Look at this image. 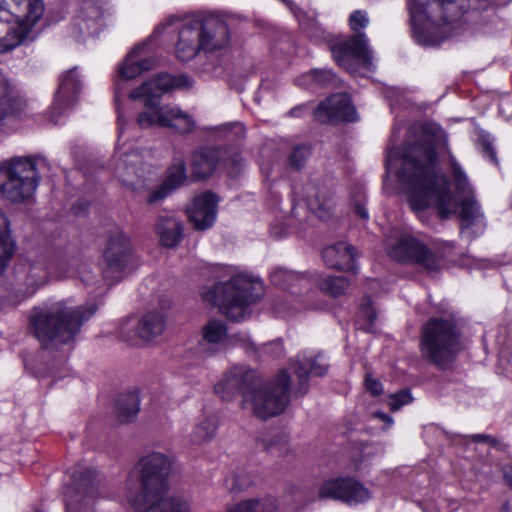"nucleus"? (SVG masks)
<instances>
[{
    "label": "nucleus",
    "instance_id": "603ef678",
    "mask_svg": "<svg viewBox=\"0 0 512 512\" xmlns=\"http://www.w3.org/2000/svg\"><path fill=\"white\" fill-rule=\"evenodd\" d=\"M355 213L360 216L362 219L368 218V211L365 206L361 203H357L354 206Z\"/></svg>",
    "mask_w": 512,
    "mask_h": 512
},
{
    "label": "nucleus",
    "instance_id": "4468645a",
    "mask_svg": "<svg viewBox=\"0 0 512 512\" xmlns=\"http://www.w3.org/2000/svg\"><path fill=\"white\" fill-rule=\"evenodd\" d=\"M388 254L395 261L417 264L427 271H437L440 268V258L409 234H401L389 243Z\"/></svg>",
    "mask_w": 512,
    "mask_h": 512
},
{
    "label": "nucleus",
    "instance_id": "c9c22d12",
    "mask_svg": "<svg viewBox=\"0 0 512 512\" xmlns=\"http://www.w3.org/2000/svg\"><path fill=\"white\" fill-rule=\"evenodd\" d=\"M218 427L217 418L215 415H203L195 424L191 434L190 441L194 445H201L211 441Z\"/></svg>",
    "mask_w": 512,
    "mask_h": 512
},
{
    "label": "nucleus",
    "instance_id": "473e14b6",
    "mask_svg": "<svg viewBox=\"0 0 512 512\" xmlns=\"http://www.w3.org/2000/svg\"><path fill=\"white\" fill-rule=\"evenodd\" d=\"M24 102L18 97L10 79L0 71V122L10 115H18Z\"/></svg>",
    "mask_w": 512,
    "mask_h": 512
},
{
    "label": "nucleus",
    "instance_id": "dca6fc26",
    "mask_svg": "<svg viewBox=\"0 0 512 512\" xmlns=\"http://www.w3.org/2000/svg\"><path fill=\"white\" fill-rule=\"evenodd\" d=\"M192 80L187 75L172 76L160 74L140 87L132 90L129 98L132 100H143L145 110H152L159 107V98L172 89H186L192 86Z\"/></svg>",
    "mask_w": 512,
    "mask_h": 512
},
{
    "label": "nucleus",
    "instance_id": "5fc2aeb1",
    "mask_svg": "<svg viewBox=\"0 0 512 512\" xmlns=\"http://www.w3.org/2000/svg\"><path fill=\"white\" fill-rule=\"evenodd\" d=\"M484 150L485 152L489 155L490 159L493 161V162H497V159H496V155H495V152H494V149L493 147L491 146V144L489 143H485L484 144Z\"/></svg>",
    "mask_w": 512,
    "mask_h": 512
},
{
    "label": "nucleus",
    "instance_id": "423d86ee",
    "mask_svg": "<svg viewBox=\"0 0 512 512\" xmlns=\"http://www.w3.org/2000/svg\"><path fill=\"white\" fill-rule=\"evenodd\" d=\"M462 328L452 314L430 318L423 324L419 349L422 358L441 370L451 368L461 350Z\"/></svg>",
    "mask_w": 512,
    "mask_h": 512
},
{
    "label": "nucleus",
    "instance_id": "4d7b16f0",
    "mask_svg": "<svg viewBox=\"0 0 512 512\" xmlns=\"http://www.w3.org/2000/svg\"><path fill=\"white\" fill-rule=\"evenodd\" d=\"M117 173H118V176L122 179L123 183L126 186H134L135 182L132 178L126 177V175H124L120 172V169H118Z\"/></svg>",
    "mask_w": 512,
    "mask_h": 512
},
{
    "label": "nucleus",
    "instance_id": "e433bc0d",
    "mask_svg": "<svg viewBox=\"0 0 512 512\" xmlns=\"http://www.w3.org/2000/svg\"><path fill=\"white\" fill-rule=\"evenodd\" d=\"M311 288L318 287L325 293L337 297L343 295L350 286V281L344 276H327L326 278L320 275H311Z\"/></svg>",
    "mask_w": 512,
    "mask_h": 512
},
{
    "label": "nucleus",
    "instance_id": "79ce46f5",
    "mask_svg": "<svg viewBox=\"0 0 512 512\" xmlns=\"http://www.w3.org/2000/svg\"><path fill=\"white\" fill-rule=\"evenodd\" d=\"M301 80L314 86L335 85L338 81L336 75L327 69H313L303 75Z\"/></svg>",
    "mask_w": 512,
    "mask_h": 512
},
{
    "label": "nucleus",
    "instance_id": "1a4fd4ad",
    "mask_svg": "<svg viewBox=\"0 0 512 512\" xmlns=\"http://www.w3.org/2000/svg\"><path fill=\"white\" fill-rule=\"evenodd\" d=\"M49 165L43 157H15L0 164V193L14 203L30 198Z\"/></svg>",
    "mask_w": 512,
    "mask_h": 512
},
{
    "label": "nucleus",
    "instance_id": "3c124183",
    "mask_svg": "<svg viewBox=\"0 0 512 512\" xmlns=\"http://www.w3.org/2000/svg\"><path fill=\"white\" fill-rule=\"evenodd\" d=\"M266 352L272 353L275 357H280L283 354V346L281 341H274L269 345H265Z\"/></svg>",
    "mask_w": 512,
    "mask_h": 512
},
{
    "label": "nucleus",
    "instance_id": "5701e85b",
    "mask_svg": "<svg viewBox=\"0 0 512 512\" xmlns=\"http://www.w3.org/2000/svg\"><path fill=\"white\" fill-rule=\"evenodd\" d=\"M104 25L103 10L93 0L82 2L73 19L72 33L77 39L97 35Z\"/></svg>",
    "mask_w": 512,
    "mask_h": 512
},
{
    "label": "nucleus",
    "instance_id": "6e6552de",
    "mask_svg": "<svg viewBox=\"0 0 512 512\" xmlns=\"http://www.w3.org/2000/svg\"><path fill=\"white\" fill-rule=\"evenodd\" d=\"M43 12L42 0H0V54L24 43Z\"/></svg>",
    "mask_w": 512,
    "mask_h": 512
},
{
    "label": "nucleus",
    "instance_id": "7c9ffc66",
    "mask_svg": "<svg viewBox=\"0 0 512 512\" xmlns=\"http://www.w3.org/2000/svg\"><path fill=\"white\" fill-rule=\"evenodd\" d=\"M322 258L326 265L333 269L351 271L355 268V248L345 242L326 247L322 252Z\"/></svg>",
    "mask_w": 512,
    "mask_h": 512
},
{
    "label": "nucleus",
    "instance_id": "de8ad7c7",
    "mask_svg": "<svg viewBox=\"0 0 512 512\" xmlns=\"http://www.w3.org/2000/svg\"><path fill=\"white\" fill-rule=\"evenodd\" d=\"M230 337L234 338L231 341V348L234 346H242L247 350L256 351L254 343L251 341L250 336L247 333L239 332L235 334H230Z\"/></svg>",
    "mask_w": 512,
    "mask_h": 512
},
{
    "label": "nucleus",
    "instance_id": "8fccbe9b",
    "mask_svg": "<svg viewBox=\"0 0 512 512\" xmlns=\"http://www.w3.org/2000/svg\"><path fill=\"white\" fill-rule=\"evenodd\" d=\"M471 438L474 442H487L497 449H503L504 447V445L499 440L486 434H474L471 436Z\"/></svg>",
    "mask_w": 512,
    "mask_h": 512
},
{
    "label": "nucleus",
    "instance_id": "393cba45",
    "mask_svg": "<svg viewBox=\"0 0 512 512\" xmlns=\"http://www.w3.org/2000/svg\"><path fill=\"white\" fill-rule=\"evenodd\" d=\"M81 88V81L77 69L73 68L60 77L59 87L55 94V100L50 112L51 120L57 124L59 115L64 108L73 105Z\"/></svg>",
    "mask_w": 512,
    "mask_h": 512
},
{
    "label": "nucleus",
    "instance_id": "7ed1b4c3",
    "mask_svg": "<svg viewBox=\"0 0 512 512\" xmlns=\"http://www.w3.org/2000/svg\"><path fill=\"white\" fill-rule=\"evenodd\" d=\"M230 43V31L227 20L213 13H197L183 20L178 33L175 54L181 61L194 58L199 51H205L209 63L204 70L219 74L218 66L214 64L216 51L225 50Z\"/></svg>",
    "mask_w": 512,
    "mask_h": 512
},
{
    "label": "nucleus",
    "instance_id": "ea45409f",
    "mask_svg": "<svg viewBox=\"0 0 512 512\" xmlns=\"http://www.w3.org/2000/svg\"><path fill=\"white\" fill-rule=\"evenodd\" d=\"M276 509L277 504L275 498L267 496L262 499L243 501L228 509L227 512H275Z\"/></svg>",
    "mask_w": 512,
    "mask_h": 512
},
{
    "label": "nucleus",
    "instance_id": "f704fd0d",
    "mask_svg": "<svg viewBox=\"0 0 512 512\" xmlns=\"http://www.w3.org/2000/svg\"><path fill=\"white\" fill-rule=\"evenodd\" d=\"M256 443L262 450L279 456H286L290 451L289 437L281 431L265 432L257 437Z\"/></svg>",
    "mask_w": 512,
    "mask_h": 512
},
{
    "label": "nucleus",
    "instance_id": "a878e982",
    "mask_svg": "<svg viewBox=\"0 0 512 512\" xmlns=\"http://www.w3.org/2000/svg\"><path fill=\"white\" fill-rule=\"evenodd\" d=\"M304 193L309 210L322 220L329 218L336 206V196L333 188L326 184L308 183L304 188Z\"/></svg>",
    "mask_w": 512,
    "mask_h": 512
},
{
    "label": "nucleus",
    "instance_id": "bb28decb",
    "mask_svg": "<svg viewBox=\"0 0 512 512\" xmlns=\"http://www.w3.org/2000/svg\"><path fill=\"white\" fill-rule=\"evenodd\" d=\"M218 199L212 192H204L196 196L192 205L187 208V215L194 228L206 230L215 222Z\"/></svg>",
    "mask_w": 512,
    "mask_h": 512
},
{
    "label": "nucleus",
    "instance_id": "680f3d73",
    "mask_svg": "<svg viewBox=\"0 0 512 512\" xmlns=\"http://www.w3.org/2000/svg\"><path fill=\"white\" fill-rule=\"evenodd\" d=\"M375 415L380 418L381 420L391 424L393 422L392 418L390 416H388L387 414L385 413H382V412H377L375 413Z\"/></svg>",
    "mask_w": 512,
    "mask_h": 512
},
{
    "label": "nucleus",
    "instance_id": "20e7f679",
    "mask_svg": "<svg viewBox=\"0 0 512 512\" xmlns=\"http://www.w3.org/2000/svg\"><path fill=\"white\" fill-rule=\"evenodd\" d=\"M95 304L82 306L70 305L68 301H59L33 310L30 325L35 337L48 346L50 344H69L79 334L82 325L95 313Z\"/></svg>",
    "mask_w": 512,
    "mask_h": 512
},
{
    "label": "nucleus",
    "instance_id": "e2e57ef3",
    "mask_svg": "<svg viewBox=\"0 0 512 512\" xmlns=\"http://www.w3.org/2000/svg\"><path fill=\"white\" fill-rule=\"evenodd\" d=\"M296 111H297V109H292V110H291V113H292V114H295V113H296Z\"/></svg>",
    "mask_w": 512,
    "mask_h": 512
},
{
    "label": "nucleus",
    "instance_id": "a18cd8bd",
    "mask_svg": "<svg viewBox=\"0 0 512 512\" xmlns=\"http://www.w3.org/2000/svg\"><path fill=\"white\" fill-rule=\"evenodd\" d=\"M412 401V396L409 390H401L393 394L390 398L389 407L391 410L396 411L403 405L409 404Z\"/></svg>",
    "mask_w": 512,
    "mask_h": 512
},
{
    "label": "nucleus",
    "instance_id": "b1692460",
    "mask_svg": "<svg viewBox=\"0 0 512 512\" xmlns=\"http://www.w3.org/2000/svg\"><path fill=\"white\" fill-rule=\"evenodd\" d=\"M232 337L226 323L220 319H210L201 328L198 347L206 356H212L231 348Z\"/></svg>",
    "mask_w": 512,
    "mask_h": 512
},
{
    "label": "nucleus",
    "instance_id": "f257e3e1",
    "mask_svg": "<svg viewBox=\"0 0 512 512\" xmlns=\"http://www.w3.org/2000/svg\"><path fill=\"white\" fill-rule=\"evenodd\" d=\"M399 181L408 191L411 208L420 212L435 207L441 218L458 209L462 228L482 218L466 173L451 153L441 131L424 129L402 150Z\"/></svg>",
    "mask_w": 512,
    "mask_h": 512
},
{
    "label": "nucleus",
    "instance_id": "864d4df0",
    "mask_svg": "<svg viewBox=\"0 0 512 512\" xmlns=\"http://www.w3.org/2000/svg\"><path fill=\"white\" fill-rule=\"evenodd\" d=\"M178 20L177 16H171L167 19L165 23L160 24L157 29L156 33H160L162 30H164L165 27L172 25L175 21Z\"/></svg>",
    "mask_w": 512,
    "mask_h": 512
},
{
    "label": "nucleus",
    "instance_id": "c85d7f7f",
    "mask_svg": "<svg viewBox=\"0 0 512 512\" xmlns=\"http://www.w3.org/2000/svg\"><path fill=\"white\" fill-rule=\"evenodd\" d=\"M146 47L147 44L138 45L126 56L118 68L120 78L132 80L155 66V58L144 56Z\"/></svg>",
    "mask_w": 512,
    "mask_h": 512
},
{
    "label": "nucleus",
    "instance_id": "6e6d98bb",
    "mask_svg": "<svg viewBox=\"0 0 512 512\" xmlns=\"http://www.w3.org/2000/svg\"><path fill=\"white\" fill-rule=\"evenodd\" d=\"M396 160L397 159L394 158L393 153L389 152V154L387 156V161H386L387 169L389 171H391L396 166Z\"/></svg>",
    "mask_w": 512,
    "mask_h": 512
},
{
    "label": "nucleus",
    "instance_id": "2eb2a0df",
    "mask_svg": "<svg viewBox=\"0 0 512 512\" xmlns=\"http://www.w3.org/2000/svg\"><path fill=\"white\" fill-rule=\"evenodd\" d=\"M136 124L141 129L153 126L167 127L181 135L192 133L196 126L190 114L176 105L169 104L152 110H143L139 113Z\"/></svg>",
    "mask_w": 512,
    "mask_h": 512
},
{
    "label": "nucleus",
    "instance_id": "c03bdc74",
    "mask_svg": "<svg viewBox=\"0 0 512 512\" xmlns=\"http://www.w3.org/2000/svg\"><path fill=\"white\" fill-rule=\"evenodd\" d=\"M310 155V150L306 145H299L293 148L290 156L289 162L292 167L295 169H300L305 164L306 160Z\"/></svg>",
    "mask_w": 512,
    "mask_h": 512
},
{
    "label": "nucleus",
    "instance_id": "4be33fe9",
    "mask_svg": "<svg viewBox=\"0 0 512 512\" xmlns=\"http://www.w3.org/2000/svg\"><path fill=\"white\" fill-rule=\"evenodd\" d=\"M314 117L320 123L353 122L357 119L356 110L347 94L330 96L314 110Z\"/></svg>",
    "mask_w": 512,
    "mask_h": 512
},
{
    "label": "nucleus",
    "instance_id": "052dcab7",
    "mask_svg": "<svg viewBox=\"0 0 512 512\" xmlns=\"http://www.w3.org/2000/svg\"><path fill=\"white\" fill-rule=\"evenodd\" d=\"M363 313H365L366 318L370 324H372L375 321L376 314L374 311H372L371 309H365Z\"/></svg>",
    "mask_w": 512,
    "mask_h": 512
},
{
    "label": "nucleus",
    "instance_id": "412c9836",
    "mask_svg": "<svg viewBox=\"0 0 512 512\" xmlns=\"http://www.w3.org/2000/svg\"><path fill=\"white\" fill-rule=\"evenodd\" d=\"M49 273L46 255L30 256L16 269L18 290L24 295H33L41 286L47 283Z\"/></svg>",
    "mask_w": 512,
    "mask_h": 512
},
{
    "label": "nucleus",
    "instance_id": "58836bf2",
    "mask_svg": "<svg viewBox=\"0 0 512 512\" xmlns=\"http://www.w3.org/2000/svg\"><path fill=\"white\" fill-rule=\"evenodd\" d=\"M14 251V243L10 237V223L6 215L0 211V275L6 268Z\"/></svg>",
    "mask_w": 512,
    "mask_h": 512
},
{
    "label": "nucleus",
    "instance_id": "13d9d810",
    "mask_svg": "<svg viewBox=\"0 0 512 512\" xmlns=\"http://www.w3.org/2000/svg\"><path fill=\"white\" fill-rule=\"evenodd\" d=\"M125 124H126V121H125V119L123 118V115L119 112V113H118V130H119V137L123 134Z\"/></svg>",
    "mask_w": 512,
    "mask_h": 512
},
{
    "label": "nucleus",
    "instance_id": "cd10ccee",
    "mask_svg": "<svg viewBox=\"0 0 512 512\" xmlns=\"http://www.w3.org/2000/svg\"><path fill=\"white\" fill-rule=\"evenodd\" d=\"M329 364L325 361L322 354L314 357L302 354L298 356V366L295 368V375L298 379V384L294 386L293 393L296 396H303L308 392L309 377L323 376L328 371Z\"/></svg>",
    "mask_w": 512,
    "mask_h": 512
},
{
    "label": "nucleus",
    "instance_id": "0e129e2a",
    "mask_svg": "<svg viewBox=\"0 0 512 512\" xmlns=\"http://www.w3.org/2000/svg\"><path fill=\"white\" fill-rule=\"evenodd\" d=\"M115 98H116V100H118V98H119L118 92H116Z\"/></svg>",
    "mask_w": 512,
    "mask_h": 512
},
{
    "label": "nucleus",
    "instance_id": "4c0bfd02",
    "mask_svg": "<svg viewBox=\"0 0 512 512\" xmlns=\"http://www.w3.org/2000/svg\"><path fill=\"white\" fill-rule=\"evenodd\" d=\"M139 406V396L136 392L121 394L116 401L115 413L118 420L121 423L134 420L139 412Z\"/></svg>",
    "mask_w": 512,
    "mask_h": 512
},
{
    "label": "nucleus",
    "instance_id": "aec40b11",
    "mask_svg": "<svg viewBox=\"0 0 512 512\" xmlns=\"http://www.w3.org/2000/svg\"><path fill=\"white\" fill-rule=\"evenodd\" d=\"M223 161L230 168V173H237L242 165V157L239 153L223 158L219 148H201L196 150L191 159V174L195 180H202L210 177L218 163Z\"/></svg>",
    "mask_w": 512,
    "mask_h": 512
},
{
    "label": "nucleus",
    "instance_id": "39448f33",
    "mask_svg": "<svg viewBox=\"0 0 512 512\" xmlns=\"http://www.w3.org/2000/svg\"><path fill=\"white\" fill-rule=\"evenodd\" d=\"M408 6L417 41L436 46L448 33L442 27L462 18L469 8V0H408Z\"/></svg>",
    "mask_w": 512,
    "mask_h": 512
},
{
    "label": "nucleus",
    "instance_id": "37998d69",
    "mask_svg": "<svg viewBox=\"0 0 512 512\" xmlns=\"http://www.w3.org/2000/svg\"><path fill=\"white\" fill-rule=\"evenodd\" d=\"M80 278L81 281L86 286H94L95 290L102 291L106 289V286L113 285L114 283H111L110 280H107L104 278V275L102 274L101 278H98L96 275L93 274L91 269L84 267L80 272Z\"/></svg>",
    "mask_w": 512,
    "mask_h": 512
},
{
    "label": "nucleus",
    "instance_id": "2f4dec72",
    "mask_svg": "<svg viewBox=\"0 0 512 512\" xmlns=\"http://www.w3.org/2000/svg\"><path fill=\"white\" fill-rule=\"evenodd\" d=\"M271 282L292 294H300L311 289V275L297 273L286 268H276L270 274Z\"/></svg>",
    "mask_w": 512,
    "mask_h": 512
},
{
    "label": "nucleus",
    "instance_id": "bf43d9fd",
    "mask_svg": "<svg viewBox=\"0 0 512 512\" xmlns=\"http://www.w3.org/2000/svg\"><path fill=\"white\" fill-rule=\"evenodd\" d=\"M504 477L509 484V486L512 488V466L506 467L504 470Z\"/></svg>",
    "mask_w": 512,
    "mask_h": 512
},
{
    "label": "nucleus",
    "instance_id": "09e8293b",
    "mask_svg": "<svg viewBox=\"0 0 512 512\" xmlns=\"http://www.w3.org/2000/svg\"><path fill=\"white\" fill-rule=\"evenodd\" d=\"M365 386H366V389L371 393V395L373 396H378L382 393L383 391V386L381 384V382L373 377H371L370 375H367L366 376V379H365Z\"/></svg>",
    "mask_w": 512,
    "mask_h": 512
},
{
    "label": "nucleus",
    "instance_id": "f03ea898",
    "mask_svg": "<svg viewBox=\"0 0 512 512\" xmlns=\"http://www.w3.org/2000/svg\"><path fill=\"white\" fill-rule=\"evenodd\" d=\"M138 466L139 480L130 477L126 484L127 501L137 512H190L186 501L166 496L171 461L165 454L149 453Z\"/></svg>",
    "mask_w": 512,
    "mask_h": 512
},
{
    "label": "nucleus",
    "instance_id": "f8f14e48",
    "mask_svg": "<svg viewBox=\"0 0 512 512\" xmlns=\"http://www.w3.org/2000/svg\"><path fill=\"white\" fill-rule=\"evenodd\" d=\"M135 264L136 258L130 237L120 227L109 230L101 261L104 278L116 283L122 280Z\"/></svg>",
    "mask_w": 512,
    "mask_h": 512
},
{
    "label": "nucleus",
    "instance_id": "f3484780",
    "mask_svg": "<svg viewBox=\"0 0 512 512\" xmlns=\"http://www.w3.org/2000/svg\"><path fill=\"white\" fill-rule=\"evenodd\" d=\"M257 373L245 365H235L228 369L214 386V391L224 401H230L237 395L243 399L257 386Z\"/></svg>",
    "mask_w": 512,
    "mask_h": 512
},
{
    "label": "nucleus",
    "instance_id": "c756f323",
    "mask_svg": "<svg viewBox=\"0 0 512 512\" xmlns=\"http://www.w3.org/2000/svg\"><path fill=\"white\" fill-rule=\"evenodd\" d=\"M186 179V164L184 161L180 160L169 168L166 179L150 192L147 203L155 204L165 199L174 190L182 186Z\"/></svg>",
    "mask_w": 512,
    "mask_h": 512
},
{
    "label": "nucleus",
    "instance_id": "a211bd4d",
    "mask_svg": "<svg viewBox=\"0 0 512 512\" xmlns=\"http://www.w3.org/2000/svg\"><path fill=\"white\" fill-rule=\"evenodd\" d=\"M319 499H332L347 504H359L370 498V492L362 483L351 477L330 478L318 488Z\"/></svg>",
    "mask_w": 512,
    "mask_h": 512
},
{
    "label": "nucleus",
    "instance_id": "9b49d317",
    "mask_svg": "<svg viewBox=\"0 0 512 512\" xmlns=\"http://www.w3.org/2000/svg\"><path fill=\"white\" fill-rule=\"evenodd\" d=\"M290 386V376L282 370L265 386H255L252 393L242 400V407L249 408L257 418L264 420L280 415L289 405Z\"/></svg>",
    "mask_w": 512,
    "mask_h": 512
},
{
    "label": "nucleus",
    "instance_id": "0eeeda50",
    "mask_svg": "<svg viewBox=\"0 0 512 512\" xmlns=\"http://www.w3.org/2000/svg\"><path fill=\"white\" fill-rule=\"evenodd\" d=\"M204 301L219 307L227 318L233 321L245 319L249 306L255 303L263 294L261 281L245 274L233 276L227 282H220L211 289L202 291Z\"/></svg>",
    "mask_w": 512,
    "mask_h": 512
},
{
    "label": "nucleus",
    "instance_id": "9d476101",
    "mask_svg": "<svg viewBox=\"0 0 512 512\" xmlns=\"http://www.w3.org/2000/svg\"><path fill=\"white\" fill-rule=\"evenodd\" d=\"M349 26L355 32L345 40L331 45L332 56L337 64L350 73H355L359 66L368 70L374 68L373 56L365 33L359 32L369 24V17L364 10H355L349 16Z\"/></svg>",
    "mask_w": 512,
    "mask_h": 512
},
{
    "label": "nucleus",
    "instance_id": "6ab92c4d",
    "mask_svg": "<svg viewBox=\"0 0 512 512\" xmlns=\"http://www.w3.org/2000/svg\"><path fill=\"white\" fill-rule=\"evenodd\" d=\"M165 317L160 312H149L141 319L129 317L119 324V335L126 342L133 343L136 338L152 341L165 330Z\"/></svg>",
    "mask_w": 512,
    "mask_h": 512
},
{
    "label": "nucleus",
    "instance_id": "ddd939ff",
    "mask_svg": "<svg viewBox=\"0 0 512 512\" xmlns=\"http://www.w3.org/2000/svg\"><path fill=\"white\" fill-rule=\"evenodd\" d=\"M102 496V481L98 473L87 466L73 468L65 487L66 512H94L95 502Z\"/></svg>",
    "mask_w": 512,
    "mask_h": 512
},
{
    "label": "nucleus",
    "instance_id": "72a5a7b5",
    "mask_svg": "<svg viewBox=\"0 0 512 512\" xmlns=\"http://www.w3.org/2000/svg\"><path fill=\"white\" fill-rule=\"evenodd\" d=\"M156 233L160 242L167 248L175 247L182 239L183 227L179 220L172 216H159L156 222Z\"/></svg>",
    "mask_w": 512,
    "mask_h": 512
},
{
    "label": "nucleus",
    "instance_id": "49530a36",
    "mask_svg": "<svg viewBox=\"0 0 512 512\" xmlns=\"http://www.w3.org/2000/svg\"><path fill=\"white\" fill-rule=\"evenodd\" d=\"M232 481H233V484L230 489L235 490V491L245 490V489L249 488L254 483L252 477L246 473L236 474L233 477Z\"/></svg>",
    "mask_w": 512,
    "mask_h": 512
},
{
    "label": "nucleus",
    "instance_id": "a19ab883",
    "mask_svg": "<svg viewBox=\"0 0 512 512\" xmlns=\"http://www.w3.org/2000/svg\"><path fill=\"white\" fill-rule=\"evenodd\" d=\"M208 131L213 133L219 139L229 142H236L245 137V128L240 122L224 123L212 126L208 128Z\"/></svg>",
    "mask_w": 512,
    "mask_h": 512
}]
</instances>
